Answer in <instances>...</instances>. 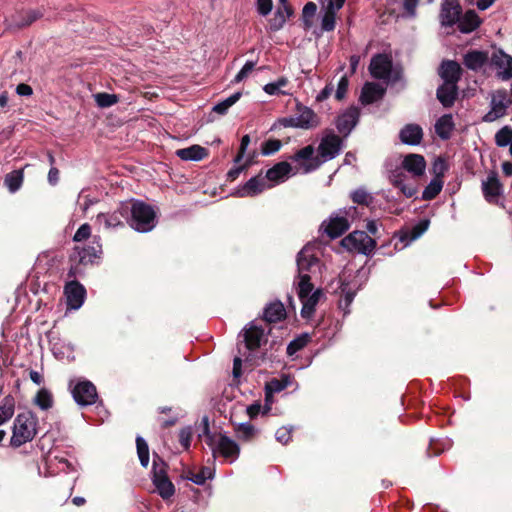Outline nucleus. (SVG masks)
I'll return each mask as SVG.
<instances>
[{"label": "nucleus", "instance_id": "obj_1", "mask_svg": "<svg viewBox=\"0 0 512 512\" xmlns=\"http://www.w3.org/2000/svg\"><path fill=\"white\" fill-rule=\"evenodd\" d=\"M38 418L31 411L19 413L13 422L10 445L18 448L31 442L37 434Z\"/></svg>", "mask_w": 512, "mask_h": 512}, {"label": "nucleus", "instance_id": "obj_2", "mask_svg": "<svg viewBox=\"0 0 512 512\" xmlns=\"http://www.w3.org/2000/svg\"><path fill=\"white\" fill-rule=\"evenodd\" d=\"M131 212L130 226L141 233L151 231L156 225V213L154 209L142 201H134L128 208Z\"/></svg>", "mask_w": 512, "mask_h": 512}, {"label": "nucleus", "instance_id": "obj_3", "mask_svg": "<svg viewBox=\"0 0 512 512\" xmlns=\"http://www.w3.org/2000/svg\"><path fill=\"white\" fill-rule=\"evenodd\" d=\"M298 282H311V275L320 272L321 264L314 245L304 246L297 255Z\"/></svg>", "mask_w": 512, "mask_h": 512}, {"label": "nucleus", "instance_id": "obj_4", "mask_svg": "<svg viewBox=\"0 0 512 512\" xmlns=\"http://www.w3.org/2000/svg\"><path fill=\"white\" fill-rule=\"evenodd\" d=\"M298 297L302 303L301 316L305 319H310L320 299L324 297L321 289L313 291V284L311 282H295Z\"/></svg>", "mask_w": 512, "mask_h": 512}, {"label": "nucleus", "instance_id": "obj_5", "mask_svg": "<svg viewBox=\"0 0 512 512\" xmlns=\"http://www.w3.org/2000/svg\"><path fill=\"white\" fill-rule=\"evenodd\" d=\"M357 213V208L351 206L343 210H339L333 214L327 222L322 224L324 231L331 237H340L346 232L350 226L348 218H354Z\"/></svg>", "mask_w": 512, "mask_h": 512}, {"label": "nucleus", "instance_id": "obj_6", "mask_svg": "<svg viewBox=\"0 0 512 512\" xmlns=\"http://www.w3.org/2000/svg\"><path fill=\"white\" fill-rule=\"evenodd\" d=\"M284 127L312 129L319 125V118L315 112L301 104H297L296 113L281 120Z\"/></svg>", "mask_w": 512, "mask_h": 512}, {"label": "nucleus", "instance_id": "obj_7", "mask_svg": "<svg viewBox=\"0 0 512 512\" xmlns=\"http://www.w3.org/2000/svg\"><path fill=\"white\" fill-rule=\"evenodd\" d=\"M341 244L348 251L364 255L370 254L376 246L375 240L364 231L350 233L342 239Z\"/></svg>", "mask_w": 512, "mask_h": 512}, {"label": "nucleus", "instance_id": "obj_8", "mask_svg": "<svg viewBox=\"0 0 512 512\" xmlns=\"http://www.w3.org/2000/svg\"><path fill=\"white\" fill-rule=\"evenodd\" d=\"M511 104L506 90H497L492 93L490 101V110L483 116L482 120L491 123L504 117L507 108Z\"/></svg>", "mask_w": 512, "mask_h": 512}, {"label": "nucleus", "instance_id": "obj_9", "mask_svg": "<svg viewBox=\"0 0 512 512\" xmlns=\"http://www.w3.org/2000/svg\"><path fill=\"white\" fill-rule=\"evenodd\" d=\"M213 455L217 454L226 458L230 463L236 461L240 453L239 445L226 435H219L211 444Z\"/></svg>", "mask_w": 512, "mask_h": 512}, {"label": "nucleus", "instance_id": "obj_10", "mask_svg": "<svg viewBox=\"0 0 512 512\" xmlns=\"http://www.w3.org/2000/svg\"><path fill=\"white\" fill-rule=\"evenodd\" d=\"M75 402L80 406L92 405L97 400L96 387L90 381H79L72 388Z\"/></svg>", "mask_w": 512, "mask_h": 512}, {"label": "nucleus", "instance_id": "obj_11", "mask_svg": "<svg viewBox=\"0 0 512 512\" xmlns=\"http://www.w3.org/2000/svg\"><path fill=\"white\" fill-rule=\"evenodd\" d=\"M343 147V140L333 132H327L318 147L323 161L334 159Z\"/></svg>", "mask_w": 512, "mask_h": 512}, {"label": "nucleus", "instance_id": "obj_12", "mask_svg": "<svg viewBox=\"0 0 512 512\" xmlns=\"http://www.w3.org/2000/svg\"><path fill=\"white\" fill-rule=\"evenodd\" d=\"M369 71L374 78L389 81L392 76V60L388 55L377 54L370 62Z\"/></svg>", "mask_w": 512, "mask_h": 512}, {"label": "nucleus", "instance_id": "obj_13", "mask_svg": "<svg viewBox=\"0 0 512 512\" xmlns=\"http://www.w3.org/2000/svg\"><path fill=\"white\" fill-rule=\"evenodd\" d=\"M152 481L157 489V492L163 499H168L173 496L175 488L173 483L168 479L163 467H158L156 461L153 462V477Z\"/></svg>", "mask_w": 512, "mask_h": 512}, {"label": "nucleus", "instance_id": "obj_14", "mask_svg": "<svg viewBox=\"0 0 512 512\" xmlns=\"http://www.w3.org/2000/svg\"><path fill=\"white\" fill-rule=\"evenodd\" d=\"M64 293L67 299V306L70 309L78 310L84 303L86 290L77 281H71L65 285Z\"/></svg>", "mask_w": 512, "mask_h": 512}, {"label": "nucleus", "instance_id": "obj_15", "mask_svg": "<svg viewBox=\"0 0 512 512\" xmlns=\"http://www.w3.org/2000/svg\"><path fill=\"white\" fill-rule=\"evenodd\" d=\"M271 187L272 185L269 184L266 175H257L250 178L244 186L237 191V195L240 197H254Z\"/></svg>", "mask_w": 512, "mask_h": 512}, {"label": "nucleus", "instance_id": "obj_16", "mask_svg": "<svg viewBox=\"0 0 512 512\" xmlns=\"http://www.w3.org/2000/svg\"><path fill=\"white\" fill-rule=\"evenodd\" d=\"M359 120V110L356 107H350L341 113L336 119V127L339 133L347 137Z\"/></svg>", "mask_w": 512, "mask_h": 512}, {"label": "nucleus", "instance_id": "obj_17", "mask_svg": "<svg viewBox=\"0 0 512 512\" xmlns=\"http://www.w3.org/2000/svg\"><path fill=\"white\" fill-rule=\"evenodd\" d=\"M79 261L82 264L93 263L96 259L100 258L102 254V245L100 236H93L88 246H77Z\"/></svg>", "mask_w": 512, "mask_h": 512}, {"label": "nucleus", "instance_id": "obj_18", "mask_svg": "<svg viewBox=\"0 0 512 512\" xmlns=\"http://www.w3.org/2000/svg\"><path fill=\"white\" fill-rule=\"evenodd\" d=\"M292 173V166L288 162H279L275 164L272 168L268 169L266 172V178L269 184L275 186L276 184L282 183L286 181L290 175H294Z\"/></svg>", "mask_w": 512, "mask_h": 512}, {"label": "nucleus", "instance_id": "obj_19", "mask_svg": "<svg viewBox=\"0 0 512 512\" xmlns=\"http://www.w3.org/2000/svg\"><path fill=\"white\" fill-rule=\"evenodd\" d=\"M461 13V7L456 0H445L441 7V24L443 26H453L458 22Z\"/></svg>", "mask_w": 512, "mask_h": 512}, {"label": "nucleus", "instance_id": "obj_20", "mask_svg": "<svg viewBox=\"0 0 512 512\" xmlns=\"http://www.w3.org/2000/svg\"><path fill=\"white\" fill-rule=\"evenodd\" d=\"M128 210V206H122L120 210L111 213H99L96 217V224L105 229H112L123 226L122 218Z\"/></svg>", "mask_w": 512, "mask_h": 512}, {"label": "nucleus", "instance_id": "obj_21", "mask_svg": "<svg viewBox=\"0 0 512 512\" xmlns=\"http://www.w3.org/2000/svg\"><path fill=\"white\" fill-rule=\"evenodd\" d=\"M482 192L488 202L496 201L502 192V185L495 172H490L485 180L482 181Z\"/></svg>", "mask_w": 512, "mask_h": 512}, {"label": "nucleus", "instance_id": "obj_22", "mask_svg": "<svg viewBox=\"0 0 512 512\" xmlns=\"http://www.w3.org/2000/svg\"><path fill=\"white\" fill-rule=\"evenodd\" d=\"M399 138L406 145L417 146L422 141L423 130L418 124H407L400 130Z\"/></svg>", "mask_w": 512, "mask_h": 512}, {"label": "nucleus", "instance_id": "obj_23", "mask_svg": "<svg viewBox=\"0 0 512 512\" xmlns=\"http://www.w3.org/2000/svg\"><path fill=\"white\" fill-rule=\"evenodd\" d=\"M278 1L281 6L277 9L273 18L269 21V28L272 31L280 30L286 23L287 19H289L293 14V11L288 5L287 0Z\"/></svg>", "mask_w": 512, "mask_h": 512}, {"label": "nucleus", "instance_id": "obj_24", "mask_svg": "<svg viewBox=\"0 0 512 512\" xmlns=\"http://www.w3.org/2000/svg\"><path fill=\"white\" fill-rule=\"evenodd\" d=\"M265 340L264 330L253 324H250L244 331V341L247 349L255 350L259 348L262 342Z\"/></svg>", "mask_w": 512, "mask_h": 512}, {"label": "nucleus", "instance_id": "obj_25", "mask_svg": "<svg viewBox=\"0 0 512 512\" xmlns=\"http://www.w3.org/2000/svg\"><path fill=\"white\" fill-rule=\"evenodd\" d=\"M403 168L414 176H421L426 169V161L422 155L408 154L402 162Z\"/></svg>", "mask_w": 512, "mask_h": 512}, {"label": "nucleus", "instance_id": "obj_26", "mask_svg": "<svg viewBox=\"0 0 512 512\" xmlns=\"http://www.w3.org/2000/svg\"><path fill=\"white\" fill-rule=\"evenodd\" d=\"M439 73L444 83L457 84L461 75V67L455 61H444Z\"/></svg>", "mask_w": 512, "mask_h": 512}, {"label": "nucleus", "instance_id": "obj_27", "mask_svg": "<svg viewBox=\"0 0 512 512\" xmlns=\"http://www.w3.org/2000/svg\"><path fill=\"white\" fill-rule=\"evenodd\" d=\"M385 89L376 83H366L362 88L360 100L363 104H371L383 97Z\"/></svg>", "mask_w": 512, "mask_h": 512}, {"label": "nucleus", "instance_id": "obj_28", "mask_svg": "<svg viewBox=\"0 0 512 512\" xmlns=\"http://www.w3.org/2000/svg\"><path fill=\"white\" fill-rule=\"evenodd\" d=\"M494 64L500 69V76L503 80L512 78V57L502 51L493 55Z\"/></svg>", "mask_w": 512, "mask_h": 512}, {"label": "nucleus", "instance_id": "obj_29", "mask_svg": "<svg viewBox=\"0 0 512 512\" xmlns=\"http://www.w3.org/2000/svg\"><path fill=\"white\" fill-rule=\"evenodd\" d=\"M457 96V85L453 83H443L437 89V98L445 107L453 105Z\"/></svg>", "mask_w": 512, "mask_h": 512}, {"label": "nucleus", "instance_id": "obj_30", "mask_svg": "<svg viewBox=\"0 0 512 512\" xmlns=\"http://www.w3.org/2000/svg\"><path fill=\"white\" fill-rule=\"evenodd\" d=\"M175 154L184 161H200L207 155V151L200 145H192L187 148L178 149Z\"/></svg>", "mask_w": 512, "mask_h": 512}, {"label": "nucleus", "instance_id": "obj_31", "mask_svg": "<svg viewBox=\"0 0 512 512\" xmlns=\"http://www.w3.org/2000/svg\"><path fill=\"white\" fill-rule=\"evenodd\" d=\"M480 25V18L474 10H468L462 17L459 16L458 28L462 33H470Z\"/></svg>", "mask_w": 512, "mask_h": 512}, {"label": "nucleus", "instance_id": "obj_32", "mask_svg": "<svg viewBox=\"0 0 512 512\" xmlns=\"http://www.w3.org/2000/svg\"><path fill=\"white\" fill-rule=\"evenodd\" d=\"M454 129V122L451 114L441 116L435 123V132L441 139H448Z\"/></svg>", "mask_w": 512, "mask_h": 512}, {"label": "nucleus", "instance_id": "obj_33", "mask_svg": "<svg viewBox=\"0 0 512 512\" xmlns=\"http://www.w3.org/2000/svg\"><path fill=\"white\" fill-rule=\"evenodd\" d=\"M285 317V308L280 301L271 302L264 309V319L267 322H277Z\"/></svg>", "mask_w": 512, "mask_h": 512}, {"label": "nucleus", "instance_id": "obj_34", "mask_svg": "<svg viewBox=\"0 0 512 512\" xmlns=\"http://www.w3.org/2000/svg\"><path fill=\"white\" fill-rule=\"evenodd\" d=\"M488 60V54L482 51L468 52L464 57V64L471 70L480 69Z\"/></svg>", "mask_w": 512, "mask_h": 512}, {"label": "nucleus", "instance_id": "obj_35", "mask_svg": "<svg viewBox=\"0 0 512 512\" xmlns=\"http://www.w3.org/2000/svg\"><path fill=\"white\" fill-rule=\"evenodd\" d=\"M23 178L22 170H14L5 176L4 184L10 193H15L21 188Z\"/></svg>", "mask_w": 512, "mask_h": 512}, {"label": "nucleus", "instance_id": "obj_36", "mask_svg": "<svg viewBox=\"0 0 512 512\" xmlns=\"http://www.w3.org/2000/svg\"><path fill=\"white\" fill-rule=\"evenodd\" d=\"M15 412V400L12 396H6L0 404V425L12 418Z\"/></svg>", "mask_w": 512, "mask_h": 512}, {"label": "nucleus", "instance_id": "obj_37", "mask_svg": "<svg viewBox=\"0 0 512 512\" xmlns=\"http://www.w3.org/2000/svg\"><path fill=\"white\" fill-rule=\"evenodd\" d=\"M391 182L397 187L406 197H412L416 193V187L408 185L404 182L402 173L395 172L391 176Z\"/></svg>", "mask_w": 512, "mask_h": 512}, {"label": "nucleus", "instance_id": "obj_38", "mask_svg": "<svg viewBox=\"0 0 512 512\" xmlns=\"http://www.w3.org/2000/svg\"><path fill=\"white\" fill-rule=\"evenodd\" d=\"M341 294L339 308L344 312V314H348L349 306L353 302L356 293L348 286V284L343 283L341 286Z\"/></svg>", "mask_w": 512, "mask_h": 512}, {"label": "nucleus", "instance_id": "obj_39", "mask_svg": "<svg viewBox=\"0 0 512 512\" xmlns=\"http://www.w3.org/2000/svg\"><path fill=\"white\" fill-rule=\"evenodd\" d=\"M443 181L440 178H433L430 183L425 187L422 192V199L424 200H432L434 199L442 190Z\"/></svg>", "mask_w": 512, "mask_h": 512}, {"label": "nucleus", "instance_id": "obj_40", "mask_svg": "<svg viewBox=\"0 0 512 512\" xmlns=\"http://www.w3.org/2000/svg\"><path fill=\"white\" fill-rule=\"evenodd\" d=\"M34 403L42 410L50 409L53 405L51 392L46 388H41L34 398Z\"/></svg>", "mask_w": 512, "mask_h": 512}, {"label": "nucleus", "instance_id": "obj_41", "mask_svg": "<svg viewBox=\"0 0 512 512\" xmlns=\"http://www.w3.org/2000/svg\"><path fill=\"white\" fill-rule=\"evenodd\" d=\"M429 227V221L423 220L419 222L417 225L412 227V229L407 232L404 236L401 237L402 241L412 242L418 239Z\"/></svg>", "mask_w": 512, "mask_h": 512}, {"label": "nucleus", "instance_id": "obj_42", "mask_svg": "<svg viewBox=\"0 0 512 512\" xmlns=\"http://www.w3.org/2000/svg\"><path fill=\"white\" fill-rule=\"evenodd\" d=\"M241 97L240 92H236L229 96L228 98L224 99L223 101L217 103L213 106V111L217 114L224 115L227 113L229 108L233 106Z\"/></svg>", "mask_w": 512, "mask_h": 512}, {"label": "nucleus", "instance_id": "obj_43", "mask_svg": "<svg viewBox=\"0 0 512 512\" xmlns=\"http://www.w3.org/2000/svg\"><path fill=\"white\" fill-rule=\"evenodd\" d=\"M235 432L239 439L248 441L256 434V428L249 422H243L236 425Z\"/></svg>", "mask_w": 512, "mask_h": 512}, {"label": "nucleus", "instance_id": "obj_44", "mask_svg": "<svg viewBox=\"0 0 512 512\" xmlns=\"http://www.w3.org/2000/svg\"><path fill=\"white\" fill-rule=\"evenodd\" d=\"M213 477V471L209 467H203L200 472L194 473L189 472L186 478L197 484V485H203L206 480L211 479Z\"/></svg>", "mask_w": 512, "mask_h": 512}, {"label": "nucleus", "instance_id": "obj_45", "mask_svg": "<svg viewBox=\"0 0 512 512\" xmlns=\"http://www.w3.org/2000/svg\"><path fill=\"white\" fill-rule=\"evenodd\" d=\"M512 142V128L510 126L502 127L495 134V143L498 147H506Z\"/></svg>", "mask_w": 512, "mask_h": 512}, {"label": "nucleus", "instance_id": "obj_46", "mask_svg": "<svg viewBox=\"0 0 512 512\" xmlns=\"http://www.w3.org/2000/svg\"><path fill=\"white\" fill-rule=\"evenodd\" d=\"M137 453L143 467L149 464V448L147 442L140 436L136 438Z\"/></svg>", "mask_w": 512, "mask_h": 512}, {"label": "nucleus", "instance_id": "obj_47", "mask_svg": "<svg viewBox=\"0 0 512 512\" xmlns=\"http://www.w3.org/2000/svg\"><path fill=\"white\" fill-rule=\"evenodd\" d=\"M309 341L308 334H304L302 336L297 337L296 339L292 340L288 346H287V354L289 356L294 355L301 349H303Z\"/></svg>", "mask_w": 512, "mask_h": 512}, {"label": "nucleus", "instance_id": "obj_48", "mask_svg": "<svg viewBox=\"0 0 512 512\" xmlns=\"http://www.w3.org/2000/svg\"><path fill=\"white\" fill-rule=\"evenodd\" d=\"M95 102L99 107H110L118 102V97L115 94L97 93L94 95Z\"/></svg>", "mask_w": 512, "mask_h": 512}, {"label": "nucleus", "instance_id": "obj_49", "mask_svg": "<svg viewBox=\"0 0 512 512\" xmlns=\"http://www.w3.org/2000/svg\"><path fill=\"white\" fill-rule=\"evenodd\" d=\"M351 198L354 203L360 205H368L372 201V196L364 188H358L351 193Z\"/></svg>", "mask_w": 512, "mask_h": 512}, {"label": "nucleus", "instance_id": "obj_50", "mask_svg": "<svg viewBox=\"0 0 512 512\" xmlns=\"http://www.w3.org/2000/svg\"><path fill=\"white\" fill-rule=\"evenodd\" d=\"M282 143L278 139H269L262 144L261 153L265 156L272 155L280 150Z\"/></svg>", "mask_w": 512, "mask_h": 512}, {"label": "nucleus", "instance_id": "obj_51", "mask_svg": "<svg viewBox=\"0 0 512 512\" xmlns=\"http://www.w3.org/2000/svg\"><path fill=\"white\" fill-rule=\"evenodd\" d=\"M336 11L324 10L321 27L324 31H332L335 28Z\"/></svg>", "mask_w": 512, "mask_h": 512}, {"label": "nucleus", "instance_id": "obj_52", "mask_svg": "<svg viewBox=\"0 0 512 512\" xmlns=\"http://www.w3.org/2000/svg\"><path fill=\"white\" fill-rule=\"evenodd\" d=\"M314 154V148L311 145H308L302 149H300L295 155L293 156V160L296 162L301 161H310L312 160Z\"/></svg>", "mask_w": 512, "mask_h": 512}, {"label": "nucleus", "instance_id": "obj_53", "mask_svg": "<svg viewBox=\"0 0 512 512\" xmlns=\"http://www.w3.org/2000/svg\"><path fill=\"white\" fill-rule=\"evenodd\" d=\"M254 67H255V62L247 61L244 64V66L241 68V70L236 74L233 82L239 83V82L243 81L253 71Z\"/></svg>", "mask_w": 512, "mask_h": 512}, {"label": "nucleus", "instance_id": "obj_54", "mask_svg": "<svg viewBox=\"0 0 512 512\" xmlns=\"http://www.w3.org/2000/svg\"><path fill=\"white\" fill-rule=\"evenodd\" d=\"M91 236V227L89 224H82L73 236L75 242H81L87 240Z\"/></svg>", "mask_w": 512, "mask_h": 512}, {"label": "nucleus", "instance_id": "obj_55", "mask_svg": "<svg viewBox=\"0 0 512 512\" xmlns=\"http://www.w3.org/2000/svg\"><path fill=\"white\" fill-rule=\"evenodd\" d=\"M292 427H281L275 433V438L281 444H287L291 439Z\"/></svg>", "mask_w": 512, "mask_h": 512}, {"label": "nucleus", "instance_id": "obj_56", "mask_svg": "<svg viewBox=\"0 0 512 512\" xmlns=\"http://www.w3.org/2000/svg\"><path fill=\"white\" fill-rule=\"evenodd\" d=\"M192 438V430L189 427L183 428L179 432V442L182 447L187 450L190 447V442Z\"/></svg>", "mask_w": 512, "mask_h": 512}, {"label": "nucleus", "instance_id": "obj_57", "mask_svg": "<svg viewBox=\"0 0 512 512\" xmlns=\"http://www.w3.org/2000/svg\"><path fill=\"white\" fill-rule=\"evenodd\" d=\"M345 0H322L321 5L323 10L338 11L344 5Z\"/></svg>", "mask_w": 512, "mask_h": 512}, {"label": "nucleus", "instance_id": "obj_58", "mask_svg": "<svg viewBox=\"0 0 512 512\" xmlns=\"http://www.w3.org/2000/svg\"><path fill=\"white\" fill-rule=\"evenodd\" d=\"M447 166L443 159L437 158L432 165V171L435 174L434 178H440L444 175V172L446 171Z\"/></svg>", "mask_w": 512, "mask_h": 512}, {"label": "nucleus", "instance_id": "obj_59", "mask_svg": "<svg viewBox=\"0 0 512 512\" xmlns=\"http://www.w3.org/2000/svg\"><path fill=\"white\" fill-rule=\"evenodd\" d=\"M348 79L346 76H342L338 82V85H337V90H336V93H335V97L338 99V100H341L344 98L346 92H347V89H348Z\"/></svg>", "mask_w": 512, "mask_h": 512}, {"label": "nucleus", "instance_id": "obj_60", "mask_svg": "<svg viewBox=\"0 0 512 512\" xmlns=\"http://www.w3.org/2000/svg\"><path fill=\"white\" fill-rule=\"evenodd\" d=\"M249 144H250V136L249 135H244L242 137V139H241L239 153L236 156V158L234 159L235 164H238V163L241 162V160L243 159Z\"/></svg>", "mask_w": 512, "mask_h": 512}, {"label": "nucleus", "instance_id": "obj_61", "mask_svg": "<svg viewBox=\"0 0 512 512\" xmlns=\"http://www.w3.org/2000/svg\"><path fill=\"white\" fill-rule=\"evenodd\" d=\"M272 10V0H257V11L262 16L268 15Z\"/></svg>", "mask_w": 512, "mask_h": 512}, {"label": "nucleus", "instance_id": "obj_62", "mask_svg": "<svg viewBox=\"0 0 512 512\" xmlns=\"http://www.w3.org/2000/svg\"><path fill=\"white\" fill-rule=\"evenodd\" d=\"M58 468L65 473L76 472L77 470L73 463L64 458L58 460Z\"/></svg>", "mask_w": 512, "mask_h": 512}, {"label": "nucleus", "instance_id": "obj_63", "mask_svg": "<svg viewBox=\"0 0 512 512\" xmlns=\"http://www.w3.org/2000/svg\"><path fill=\"white\" fill-rule=\"evenodd\" d=\"M286 388V384H283L279 380H272L266 385V392L271 393L280 392Z\"/></svg>", "mask_w": 512, "mask_h": 512}, {"label": "nucleus", "instance_id": "obj_64", "mask_svg": "<svg viewBox=\"0 0 512 512\" xmlns=\"http://www.w3.org/2000/svg\"><path fill=\"white\" fill-rule=\"evenodd\" d=\"M246 411H247L248 416L251 419H254L259 414H262V406H261V404L259 402H255V403L249 405L247 407Z\"/></svg>", "mask_w": 512, "mask_h": 512}]
</instances>
